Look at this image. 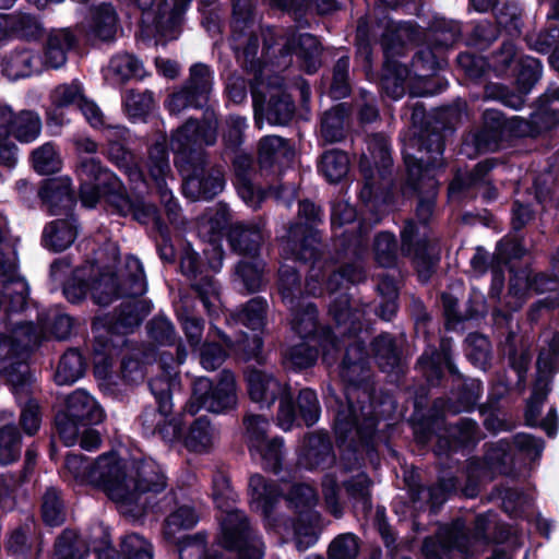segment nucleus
Returning a JSON list of instances; mask_svg holds the SVG:
<instances>
[{"label":"nucleus","instance_id":"f257e3e1","mask_svg":"<svg viewBox=\"0 0 559 559\" xmlns=\"http://www.w3.org/2000/svg\"><path fill=\"white\" fill-rule=\"evenodd\" d=\"M338 368L343 390L337 392L329 384L324 391V405L332 419L336 444L344 445L355 431L359 442L369 445L384 415L376 403L366 343L355 342L349 345Z\"/></svg>","mask_w":559,"mask_h":559},{"label":"nucleus","instance_id":"f03ea898","mask_svg":"<svg viewBox=\"0 0 559 559\" xmlns=\"http://www.w3.org/2000/svg\"><path fill=\"white\" fill-rule=\"evenodd\" d=\"M129 450L119 444L107 450V500L133 522H143L147 514L167 511L164 500L156 497L168 486L163 467L152 459L133 461L128 468Z\"/></svg>","mask_w":559,"mask_h":559},{"label":"nucleus","instance_id":"7ed1b4c3","mask_svg":"<svg viewBox=\"0 0 559 559\" xmlns=\"http://www.w3.org/2000/svg\"><path fill=\"white\" fill-rule=\"evenodd\" d=\"M452 109L441 107L432 115L427 114L425 105L416 102L412 108L411 120L419 132L414 139V145L420 155L402 151L403 162L406 168V177L401 190L404 197H417L416 216L424 223H428L436 202L433 198L423 197V188L426 181L432 179L431 173L442 166V156L445 150V131H452L450 121Z\"/></svg>","mask_w":559,"mask_h":559},{"label":"nucleus","instance_id":"20e7f679","mask_svg":"<svg viewBox=\"0 0 559 559\" xmlns=\"http://www.w3.org/2000/svg\"><path fill=\"white\" fill-rule=\"evenodd\" d=\"M189 79L180 88L170 93L164 100V107L170 115H178L185 109H204L202 120L189 118L170 138L175 153L174 159L183 157L189 152H202L209 157L202 145L212 146L217 140L218 121L209 100L213 85V70L210 66L198 62L190 67Z\"/></svg>","mask_w":559,"mask_h":559},{"label":"nucleus","instance_id":"39448f33","mask_svg":"<svg viewBox=\"0 0 559 559\" xmlns=\"http://www.w3.org/2000/svg\"><path fill=\"white\" fill-rule=\"evenodd\" d=\"M147 290L144 267L141 261L129 255L126 269L118 273L107 264V308L116 300L123 299L112 312H107V349L133 344L128 335L133 334L151 313V300L141 299Z\"/></svg>","mask_w":559,"mask_h":559},{"label":"nucleus","instance_id":"423d86ee","mask_svg":"<svg viewBox=\"0 0 559 559\" xmlns=\"http://www.w3.org/2000/svg\"><path fill=\"white\" fill-rule=\"evenodd\" d=\"M247 386L250 400L259 404L261 409L271 408L278 401L276 420L285 431L294 427H312L320 418V402L311 388H302L295 397L288 384L258 369L248 372Z\"/></svg>","mask_w":559,"mask_h":559},{"label":"nucleus","instance_id":"0eeeda50","mask_svg":"<svg viewBox=\"0 0 559 559\" xmlns=\"http://www.w3.org/2000/svg\"><path fill=\"white\" fill-rule=\"evenodd\" d=\"M129 138L128 128L107 123V160L127 176L133 189L148 191L155 188L164 195L167 190L166 176L170 173L167 145L156 142L148 147L144 169L135 162V155L129 147Z\"/></svg>","mask_w":559,"mask_h":559},{"label":"nucleus","instance_id":"6e6552de","mask_svg":"<svg viewBox=\"0 0 559 559\" xmlns=\"http://www.w3.org/2000/svg\"><path fill=\"white\" fill-rule=\"evenodd\" d=\"M38 341L34 323L19 324L11 334L0 331V378L17 397L29 393L32 377L26 359Z\"/></svg>","mask_w":559,"mask_h":559},{"label":"nucleus","instance_id":"1a4fd4ad","mask_svg":"<svg viewBox=\"0 0 559 559\" xmlns=\"http://www.w3.org/2000/svg\"><path fill=\"white\" fill-rule=\"evenodd\" d=\"M368 155L360 156L358 168L364 183L359 191V200L370 210L380 211L384 205L393 203L394 194L391 187L376 182V175L381 180L392 175L393 157L389 139L382 133H374L367 143Z\"/></svg>","mask_w":559,"mask_h":559},{"label":"nucleus","instance_id":"9d476101","mask_svg":"<svg viewBox=\"0 0 559 559\" xmlns=\"http://www.w3.org/2000/svg\"><path fill=\"white\" fill-rule=\"evenodd\" d=\"M320 225H323L321 206L309 199L300 200L297 219L290 223L285 236V252L305 264L319 262L322 259Z\"/></svg>","mask_w":559,"mask_h":559},{"label":"nucleus","instance_id":"9b49d317","mask_svg":"<svg viewBox=\"0 0 559 559\" xmlns=\"http://www.w3.org/2000/svg\"><path fill=\"white\" fill-rule=\"evenodd\" d=\"M182 178V194L191 201H212L226 187V173L222 165L211 164L202 152H189L174 159Z\"/></svg>","mask_w":559,"mask_h":559},{"label":"nucleus","instance_id":"f8f14e48","mask_svg":"<svg viewBox=\"0 0 559 559\" xmlns=\"http://www.w3.org/2000/svg\"><path fill=\"white\" fill-rule=\"evenodd\" d=\"M288 309L292 316V330L302 341H310V343L320 345L324 350V362L330 366L337 361L343 349L346 352L349 345L355 342H362L361 340H355L349 344H345L330 325H322L319 321V310L314 302L309 301L305 304L304 301L301 306Z\"/></svg>","mask_w":559,"mask_h":559},{"label":"nucleus","instance_id":"ddd939ff","mask_svg":"<svg viewBox=\"0 0 559 559\" xmlns=\"http://www.w3.org/2000/svg\"><path fill=\"white\" fill-rule=\"evenodd\" d=\"M522 138L520 117L508 118L500 110L486 109L480 126L472 134V143L476 153L487 154L499 152Z\"/></svg>","mask_w":559,"mask_h":559},{"label":"nucleus","instance_id":"4468645a","mask_svg":"<svg viewBox=\"0 0 559 559\" xmlns=\"http://www.w3.org/2000/svg\"><path fill=\"white\" fill-rule=\"evenodd\" d=\"M100 257H90L85 263L76 267L71 278L63 285V294L70 302H80L90 295L99 307L105 305V263Z\"/></svg>","mask_w":559,"mask_h":559},{"label":"nucleus","instance_id":"2eb2a0df","mask_svg":"<svg viewBox=\"0 0 559 559\" xmlns=\"http://www.w3.org/2000/svg\"><path fill=\"white\" fill-rule=\"evenodd\" d=\"M114 207L121 216L131 215L141 225L154 222L156 226L163 225L159 210L154 203H147L143 197H130L127 188L117 175L107 168V207Z\"/></svg>","mask_w":559,"mask_h":559},{"label":"nucleus","instance_id":"dca6fc26","mask_svg":"<svg viewBox=\"0 0 559 559\" xmlns=\"http://www.w3.org/2000/svg\"><path fill=\"white\" fill-rule=\"evenodd\" d=\"M493 71L498 76H514L518 88H522V93H530L542 78L543 64L534 57L518 58L515 47L504 43L493 57Z\"/></svg>","mask_w":559,"mask_h":559},{"label":"nucleus","instance_id":"f3484780","mask_svg":"<svg viewBox=\"0 0 559 559\" xmlns=\"http://www.w3.org/2000/svg\"><path fill=\"white\" fill-rule=\"evenodd\" d=\"M415 369L431 388H444L448 381L447 373L453 380L463 379V374L454 364L451 345L445 338L440 341L439 347L428 345L417 358Z\"/></svg>","mask_w":559,"mask_h":559},{"label":"nucleus","instance_id":"a211bd4d","mask_svg":"<svg viewBox=\"0 0 559 559\" xmlns=\"http://www.w3.org/2000/svg\"><path fill=\"white\" fill-rule=\"evenodd\" d=\"M221 546L235 559H263L264 543L247 519L230 516L223 526Z\"/></svg>","mask_w":559,"mask_h":559},{"label":"nucleus","instance_id":"6ab92c4d","mask_svg":"<svg viewBox=\"0 0 559 559\" xmlns=\"http://www.w3.org/2000/svg\"><path fill=\"white\" fill-rule=\"evenodd\" d=\"M251 97L255 123L265 119L271 126H287L295 117V100L285 88H270L266 92L254 88Z\"/></svg>","mask_w":559,"mask_h":559},{"label":"nucleus","instance_id":"aec40b11","mask_svg":"<svg viewBox=\"0 0 559 559\" xmlns=\"http://www.w3.org/2000/svg\"><path fill=\"white\" fill-rule=\"evenodd\" d=\"M473 469L490 478L497 475L518 477L516 454L512 452V444L508 439L484 444V454L471 462Z\"/></svg>","mask_w":559,"mask_h":559},{"label":"nucleus","instance_id":"412c9836","mask_svg":"<svg viewBox=\"0 0 559 559\" xmlns=\"http://www.w3.org/2000/svg\"><path fill=\"white\" fill-rule=\"evenodd\" d=\"M401 252L411 258L419 277L430 278L435 272V260L430 254V241L420 236L418 224L407 219L401 229Z\"/></svg>","mask_w":559,"mask_h":559},{"label":"nucleus","instance_id":"4be33fe9","mask_svg":"<svg viewBox=\"0 0 559 559\" xmlns=\"http://www.w3.org/2000/svg\"><path fill=\"white\" fill-rule=\"evenodd\" d=\"M37 195L49 214L75 215L76 197L69 177L45 179Z\"/></svg>","mask_w":559,"mask_h":559},{"label":"nucleus","instance_id":"5701e85b","mask_svg":"<svg viewBox=\"0 0 559 559\" xmlns=\"http://www.w3.org/2000/svg\"><path fill=\"white\" fill-rule=\"evenodd\" d=\"M0 284L2 286V298L5 304L3 313L0 318V323L4 325V333L11 334V331L19 324H25L22 321H12V313L22 312L28 300V285L27 283L15 275V265L8 274H0Z\"/></svg>","mask_w":559,"mask_h":559},{"label":"nucleus","instance_id":"b1692460","mask_svg":"<svg viewBox=\"0 0 559 559\" xmlns=\"http://www.w3.org/2000/svg\"><path fill=\"white\" fill-rule=\"evenodd\" d=\"M280 53L283 57L296 56L299 68L308 75L318 72L322 61V47L318 37L310 33L294 34L286 38Z\"/></svg>","mask_w":559,"mask_h":559},{"label":"nucleus","instance_id":"393cba45","mask_svg":"<svg viewBox=\"0 0 559 559\" xmlns=\"http://www.w3.org/2000/svg\"><path fill=\"white\" fill-rule=\"evenodd\" d=\"M76 173L80 179V200L86 207H95L100 201L105 181V167L100 156H90L78 160Z\"/></svg>","mask_w":559,"mask_h":559},{"label":"nucleus","instance_id":"a878e982","mask_svg":"<svg viewBox=\"0 0 559 559\" xmlns=\"http://www.w3.org/2000/svg\"><path fill=\"white\" fill-rule=\"evenodd\" d=\"M119 346L117 348L107 349V395L110 394L111 386V368H112V356L120 354L123 349H127V353L122 359L120 365V373L121 379L126 384H139L143 381L147 365V354L144 350L138 348V343L133 342L132 345L122 346L121 343H118Z\"/></svg>","mask_w":559,"mask_h":559},{"label":"nucleus","instance_id":"bb28decb","mask_svg":"<svg viewBox=\"0 0 559 559\" xmlns=\"http://www.w3.org/2000/svg\"><path fill=\"white\" fill-rule=\"evenodd\" d=\"M332 441L325 432L307 435L298 451V464L307 471L326 469L335 463Z\"/></svg>","mask_w":559,"mask_h":559},{"label":"nucleus","instance_id":"cd10ccee","mask_svg":"<svg viewBox=\"0 0 559 559\" xmlns=\"http://www.w3.org/2000/svg\"><path fill=\"white\" fill-rule=\"evenodd\" d=\"M478 433L479 426L476 420L461 418L447 436L438 439V452L447 456L469 453L478 443Z\"/></svg>","mask_w":559,"mask_h":559},{"label":"nucleus","instance_id":"c85d7f7f","mask_svg":"<svg viewBox=\"0 0 559 559\" xmlns=\"http://www.w3.org/2000/svg\"><path fill=\"white\" fill-rule=\"evenodd\" d=\"M44 227L41 241L45 248L61 252L68 249L79 235V221L76 215H63Z\"/></svg>","mask_w":559,"mask_h":559},{"label":"nucleus","instance_id":"c756f323","mask_svg":"<svg viewBox=\"0 0 559 559\" xmlns=\"http://www.w3.org/2000/svg\"><path fill=\"white\" fill-rule=\"evenodd\" d=\"M227 241L234 252L243 258H253L261 257L264 237L259 225L237 223L230 226Z\"/></svg>","mask_w":559,"mask_h":559},{"label":"nucleus","instance_id":"7c9ffc66","mask_svg":"<svg viewBox=\"0 0 559 559\" xmlns=\"http://www.w3.org/2000/svg\"><path fill=\"white\" fill-rule=\"evenodd\" d=\"M288 502L298 513V526L312 527L320 520V513L314 509L318 503L317 490L305 483L294 484L288 493Z\"/></svg>","mask_w":559,"mask_h":559},{"label":"nucleus","instance_id":"2f4dec72","mask_svg":"<svg viewBox=\"0 0 559 559\" xmlns=\"http://www.w3.org/2000/svg\"><path fill=\"white\" fill-rule=\"evenodd\" d=\"M170 415H160L158 405H148L143 408L139 420L145 429L157 432L164 439L180 440L182 437V426H185V413L168 418Z\"/></svg>","mask_w":559,"mask_h":559},{"label":"nucleus","instance_id":"473e14b6","mask_svg":"<svg viewBox=\"0 0 559 559\" xmlns=\"http://www.w3.org/2000/svg\"><path fill=\"white\" fill-rule=\"evenodd\" d=\"M266 263L261 257L243 258L235 265L234 285L241 293L255 294L265 286Z\"/></svg>","mask_w":559,"mask_h":559},{"label":"nucleus","instance_id":"72a5a7b5","mask_svg":"<svg viewBox=\"0 0 559 559\" xmlns=\"http://www.w3.org/2000/svg\"><path fill=\"white\" fill-rule=\"evenodd\" d=\"M121 104L128 119L133 122H147L158 108L155 95L151 90H124Z\"/></svg>","mask_w":559,"mask_h":559},{"label":"nucleus","instance_id":"f704fd0d","mask_svg":"<svg viewBox=\"0 0 559 559\" xmlns=\"http://www.w3.org/2000/svg\"><path fill=\"white\" fill-rule=\"evenodd\" d=\"M237 361L254 362L264 366L266 356L263 352L264 340L259 333L249 334L240 331L235 338L226 337L224 340Z\"/></svg>","mask_w":559,"mask_h":559},{"label":"nucleus","instance_id":"c9c22d12","mask_svg":"<svg viewBox=\"0 0 559 559\" xmlns=\"http://www.w3.org/2000/svg\"><path fill=\"white\" fill-rule=\"evenodd\" d=\"M411 73V68L393 58L386 57L378 75L382 93L395 100L402 98L405 95L406 81Z\"/></svg>","mask_w":559,"mask_h":559},{"label":"nucleus","instance_id":"e433bc0d","mask_svg":"<svg viewBox=\"0 0 559 559\" xmlns=\"http://www.w3.org/2000/svg\"><path fill=\"white\" fill-rule=\"evenodd\" d=\"M41 69L40 56L31 49H16L2 60V73L13 81L38 74Z\"/></svg>","mask_w":559,"mask_h":559},{"label":"nucleus","instance_id":"4c0bfd02","mask_svg":"<svg viewBox=\"0 0 559 559\" xmlns=\"http://www.w3.org/2000/svg\"><path fill=\"white\" fill-rule=\"evenodd\" d=\"M536 109L525 120L520 117L521 129L524 136L537 138L555 130L559 126V114L550 107V99L540 96L536 102Z\"/></svg>","mask_w":559,"mask_h":559},{"label":"nucleus","instance_id":"58836bf2","mask_svg":"<svg viewBox=\"0 0 559 559\" xmlns=\"http://www.w3.org/2000/svg\"><path fill=\"white\" fill-rule=\"evenodd\" d=\"M62 411L70 417L83 421L86 426L103 420L102 406L82 389H78L67 396Z\"/></svg>","mask_w":559,"mask_h":559},{"label":"nucleus","instance_id":"ea45409f","mask_svg":"<svg viewBox=\"0 0 559 559\" xmlns=\"http://www.w3.org/2000/svg\"><path fill=\"white\" fill-rule=\"evenodd\" d=\"M329 316L337 328H344L343 334L347 336H357L362 323L359 313L352 307V297L348 293H340L329 305Z\"/></svg>","mask_w":559,"mask_h":559},{"label":"nucleus","instance_id":"a19ab883","mask_svg":"<svg viewBox=\"0 0 559 559\" xmlns=\"http://www.w3.org/2000/svg\"><path fill=\"white\" fill-rule=\"evenodd\" d=\"M370 350L382 372L399 371L402 366V349L390 333L377 335L370 343Z\"/></svg>","mask_w":559,"mask_h":559},{"label":"nucleus","instance_id":"79ce46f5","mask_svg":"<svg viewBox=\"0 0 559 559\" xmlns=\"http://www.w3.org/2000/svg\"><path fill=\"white\" fill-rule=\"evenodd\" d=\"M153 545L143 536L131 533L121 538L120 549L114 546L107 532V559H153Z\"/></svg>","mask_w":559,"mask_h":559},{"label":"nucleus","instance_id":"37998d69","mask_svg":"<svg viewBox=\"0 0 559 559\" xmlns=\"http://www.w3.org/2000/svg\"><path fill=\"white\" fill-rule=\"evenodd\" d=\"M212 499L215 507L227 514L226 519L221 524L219 539L223 536V526L230 516H237L238 519H247L245 515H240L237 512H233L234 504L236 502L237 493L231 486L229 476L223 471H216L212 477ZM221 544V540H218Z\"/></svg>","mask_w":559,"mask_h":559},{"label":"nucleus","instance_id":"c03bdc74","mask_svg":"<svg viewBox=\"0 0 559 559\" xmlns=\"http://www.w3.org/2000/svg\"><path fill=\"white\" fill-rule=\"evenodd\" d=\"M236 405L237 394L234 374L230 371L224 370L203 409L214 414H222L235 408Z\"/></svg>","mask_w":559,"mask_h":559},{"label":"nucleus","instance_id":"a18cd8bd","mask_svg":"<svg viewBox=\"0 0 559 559\" xmlns=\"http://www.w3.org/2000/svg\"><path fill=\"white\" fill-rule=\"evenodd\" d=\"M317 169L326 182L340 183L349 173V156L347 152L340 148L325 150L318 159Z\"/></svg>","mask_w":559,"mask_h":559},{"label":"nucleus","instance_id":"49530a36","mask_svg":"<svg viewBox=\"0 0 559 559\" xmlns=\"http://www.w3.org/2000/svg\"><path fill=\"white\" fill-rule=\"evenodd\" d=\"M249 490L251 491L252 504H255L264 516H269L274 511L282 496L278 485L269 481L260 474L250 476Z\"/></svg>","mask_w":559,"mask_h":559},{"label":"nucleus","instance_id":"de8ad7c7","mask_svg":"<svg viewBox=\"0 0 559 559\" xmlns=\"http://www.w3.org/2000/svg\"><path fill=\"white\" fill-rule=\"evenodd\" d=\"M493 24L499 27V35L504 33L510 38H519L524 27V10L516 1H504L492 11Z\"/></svg>","mask_w":559,"mask_h":559},{"label":"nucleus","instance_id":"09e8293b","mask_svg":"<svg viewBox=\"0 0 559 559\" xmlns=\"http://www.w3.org/2000/svg\"><path fill=\"white\" fill-rule=\"evenodd\" d=\"M252 456H259L262 468L278 475L283 467L284 440L282 437L266 438L259 443L248 444Z\"/></svg>","mask_w":559,"mask_h":559},{"label":"nucleus","instance_id":"8fccbe9b","mask_svg":"<svg viewBox=\"0 0 559 559\" xmlns=\"http://www.w3.org/2000/svg\"><path fill=\"white\" fill-rule=\"evenodd\" d=\"M277 292L287 308H296L305 301L301 275L293 266H282L278 271Z\"/></svg>","mask_w":559,"mask_h":559},{"label":"nucleus","instance_id":"3c124183","mask_svg":"<svg viewBox=\"0 0 559 559\" xmlns=\"http://www.w3.org/2000/svg\"><path fill=\"white\" fill-rule=\"evenodd\" d=\"M75 36L69 29H58L49 34L45 48V63L47 67L58 69L67 61V52L74 47Z\"/></svg>","mask_w":559,"mask_h":559},{"label":"nucleus","instance_id":"603ef678","mask_svg":"<svg viewBox=\"0 0 559 559\" xmlns=\"http://www.w3.org/2000/svg\"><path fill=\"white\" fill-rule=\"evenodd\" d=\"M499 37V27L488 19L465 23L463 44L480 51L488 49Z\"/></svg>","mask_w":559,"mask_h":559},{"label":"nucleus","instance_id":"864d4df0","mask_svg":"<svg viewBox=\"0 0 559 559\" xmlns=\"http://www.w3.org/2000/svg\"><path fill=\"white\" fill-rule=\"evenodd\" d=\"M180 379L177 373H171L168 368H164L162 374L151 378L147 386L153 394L160 415H171L173 412V389L179 384Z\"/></svg>","mask_w":559,"mask_h":559},{"label":"nucleus","instance_id":"5fc2aeb1","mask_svg":"<svg viewBox=\"0 0 559 559\" xmlns=\"http://www.w3.org/2000/svg\"><path fill=\"white\" fill-rule=\"evenodd\" d=\"M456 390L452 391L449 409L454 414L474 412L483 393V382L477 379H461Z\"/></svg>","mask_w":559,"mask_h":559},{"label":"nucleus","instance_id":"6e6d98bb","mask_svg":"<svg viewBox=\"0 0 559 559\" xmlns=\"http://www.w3.org/2000/svg\"><path fill=\"white\" fill-rule=\"evenodd\" d=\"M40 516L50 527L61 526L67 520V508L61 489L50 486L40 498Z\"/></svg>","mask_w":559,"mask_h":559},{"label":"nucleus","instance_id":"4d7b16f0","mask_svg":"<svg viewBox=\"0 0 559 559\" xmlns=\"http://www.w3.org/2000/svg\"><path fill=\"white\" fill-rule=\"evenodd\" d=\"M465 24L447 19L435 16L429 24L436 48H450L464 38Z\"/></svg>","mask_w":559,"mask_h":559},{"label":"nucleus","instance_id":"13d9d810","mask_svg":"<svg viewBox=\"0 0 559 559\" xmlns=\"http://www.w3.org/2000/svg\"><path fill=\"white\" fill-rule=\"evenodd\" d=\"M187 416L185 417V426H182V437L179 441H183L185 447L192 452H202L211 445V423L206 416L194 418L187 426Z\"/></svg>","mask_w":559,"mask_h":559},{"label":"nucleus","instance_id":"bf43d9fd","mask_svg":"<svg viewBox=\"0 0 559 559\" xmlns=\"http://www.w3.org/2000/svg\"><path fill=\"white\" fill-rule=\"evenodd\" d=\"M85 372V362L78 349H68L60 358L55 380L59 385L74 383Z\"/></svg>","mask_w":559,"mask_h":559},{"label":"nucleus","instance_id":"052dcab7","mask_svg":"<svg viewBox=\"0 0 559 559\" xmlns=\"http://www.w3.org/2000/svg\"><path fill=\"white\" fill-rule=\"evenodd\" d=\"M350 58L347 55L341 56L332 67V76L328 94L332 99L340 100L349 97L352 94V82L349 75Z\"/></svg>","mask_w":559,"mask_h":559},{"label":"nucleus","instance_id":"680f3d73","mask_svg":"<svg viewBox=\"0 0 559 559\" xmlns=\"http://www.w3.org/2000/svg\"><path fill=\"white\" fill-rule=\"evenodd\" d=\"M92 331L94 337L87 345L91 353L95 377L99 380V388L103 386L105 380V319L96 316L92 322Z\"/></svg>","mask_w":559,"mask_h":559},{"label":"nucleus","instance_id":"e2e57ef3","mask_svg":"<svg viewBox=\"0 0 559 559\" xmlns=\"http://www.w3.org/2000/svg\"><path fill=\"white\" fill-rule=\"evenodd\" d=\"M347 117V109L344 104L333 106L323 112L320 122L322 138L331 143L340 142L345 136L344 123Z\"/></svg>","mask_w":559,"mask_h":559},{"label":"nucleus","instance_id":"0e129e2a","mask_svg":"<svg viewBox=\"0 0 559 559\" xmlns=\"http://www.w3.org/2000/svg\"><path fill=\"white\" fill-rule=\"evenodd\" d=\"M22 436L14 424L0 427V465L8 466L21 457Z\"/></svg>","mask_w":559,"mask_h":559},{"label":"nucleus","instance_id":"69168bd1","mask_svg":"<svg viewBox=\"0 0 559 559\" xmlns=\"http://www.w3.org/2000/svg\"><path fill=\"white\" fill-rule=\"evenodd\" d=\"M397 239L391 231H380L374 236L372 252L376 263L385 269L394 267L397 263Z\"/></svg>","mask_w":559,"mask_h":559},{"label":"nucleus","instance_id":"338daca9","mask_svg":"<svg viewBox=\"0 0 559 559\" xmlns=\"http://www.w3.org/2000/svg\"><path fill=\"white\" fill-rule=\"evenodd\" d=\"M57 559H84L87 548L80 538L78 532L72 528H66L56 538L53 545Z\"/></svg>","mask_w":559,"mask_h":559},{"label":"nucleus","instance_id":"774afa93","mask_svg":"<svg viewBox=\"0 0 559 559\" xmlns=\"http://www.w3.org/2000/svg\"><path fill=\"white\" fill-rule=\"evenodd\" d=\"M207 535L205 532H198L193 535L185 534L178 538L177 551L179 559H207L216 550L207 548Z\"/></svg>","mask_w":559,"mask_h":559}]
</instances>
